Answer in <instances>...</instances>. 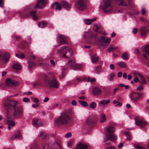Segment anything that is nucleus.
Returning <instances> with one entry per match:
<instances>
[{"label":"nucleus","instance_id":"nucleus-14","mask_svg":"<svg viewBox=\"0 0 149 149\" xmlns=\"http://www.w3.org/2000/svg\"><path fill=\"white\" fill-rule=\"evenodd\" d=\"M134 74L136 75L138 74V77L140 78V79L141 81V84H147V83L145 80L144 78L141 74H139L136 72H134Z\"/></svg>","mask_w":149,"mask_h":149},{"label":"nucleus","instance_id":"nucleus-60","mask_svg":"<svg viewBox=\"0 0 149 149\" xmlns=\"http://www.w3.org/2000/svg\"><path fill=\"white\" fill-rule=\"evenodd\" d=\"M38 103H36V104H33L32 105V107H33L34 108H35L36 107H38Z\"/></svg>","mask_w":149,"mask_h":149},{"label":"nucleus","instance_id":"nucleus-36","mask_svg":"<svg viewBox=\"0 0 149 149\" xmlns=\"http://www.w3.org/2000/svg\"><path fill=\"white\" fill-rule=\"evenodd\" d=\"M47 25V23L45 22H39L38 26L41 28H43L45 27Z\"/></svg>","mask_w":149,"mask_h":149},{"label":"nucleus","instance_id":"nucleus-45","mask_svg":"<svg viewBox=\"0 0 149 149\" xmlns=\"http://www.w3.org/2000/svg\"><path fill=\"white\" fill-rule=\"evenodd\" d=\"M72 134L70 132L67 133L65 135V137L66 138H69L71 137Z\"/></svg>","mask_w":149,"mask_h":149},{"label":"nucleus","instance_id":"nucleus-28","mask_svg":"<svg viewBox=\"0 0 149 149\" xmlns=\"http://www.w3.org/2000/svg\"><path fill=\"white\" fill-rule=\"evenodd\" d=\"M13 68L16 70H19L22 68L21 65L18 63H15L13 66Z\"/></svg>","mask_w":149,"mask_h":149},{"label":"nucleus","instance_id":"nucleus-50","mask_svg":"<svg viewBox=\"0 0 149 149\" xmlns=\"http://www.w3.org/2000/svg\"><path fill=\"white\" fill-rule=\"evenodd\" d=\"M34 102L36 103L39 102V99L37 98H35L32 100Z\"/></svg>","mask_w":149,"mask_h":149},{"label":"nucleus","instance_id":"nucleus-49","mask_svg":"<svg viewBox=\"0 0 149 149\" xmlns=\"http://www.w3.org/2000/svg\"><path fill=\"white\" fill-rule=\"evenodd\" d=\"M106 149H116V148L111 146L109 145L108 146L107 148Z\"/></svg>","mask_w":149,"mask_h":149},{"label":"nucleus","instance_id":"nucleus-38","mask_svg":"<svg viewBox=\"0 0 149 149\" xmlns=\"http://www.w3.org/2000/svg\"><path fill=\"white\" fill-rule=\"evenodd\" d=\"M15 56L18 58L22 59L25 57V55L23 53H22L20 54H16Z\"/></svg>","mask_w":149,"mask_h":149},{"label":"nucleus","instance_id":"nucleus-24","mask_svg":"<svg viewBox=\"0 0 149 149\" xmlns=\"http://www.w3.org/2000/svg\"><path fill=\"white\" fill-rule=\"evenodd\" d=\"M148 31V30L146 29V27H142L141 29V36H144Z\"/></svg>","mask_w":149,"mask_h":149},{"label":"nucleus","instance_id":"nucleus-63","mask_svg":"<svg viewBox=\"0 0 149 149\" xmlns=\"http://www.w3.org/2000/svg\"><path fill=\"white\" fill-rule=\"evenodd\" d=\"M50 62L53 65H54L55 64L54 61L53 59H52L50 60Z\"/></svg>","mask_w":149,"mask_h":149},{"label":"nucleus","instance_id":"nucleus-47","mask_svg":"<svg viewBox=\"0 0 149 149\" xmlns=\"http://www.w3.org/2000/svg\"><path fill=\"white\" fill-rule=\"evenodd\" d=\"M23 100L24 102L25 103L29 102L30 101V100L29 98L27 97H24L23 99Z\"/></svg>","mask_w":149,"mask_h":149},{"label":"nucleus","instance_id":"nucleus-7","mask_svg":"<svg viewBox=\"0 0 149 149\" xmlns=\"http://www.w3.org/2000/svg\"><path fill=\"white\" fill-rule=\"evenodd\" d=\"M46 3V0H38L34 8H42L45 6Z\"/></svg>","mask_w":149,"mask_h":149},{"label":"nucleus","instance_id":"nucleus-25","mask_svg":"<svg viewBox=\"0 0 149 149\" xmlns=\"http://www.w3.org/2000/svg\"><path fill=\"white\" fill-rule=\"evenodd\" d=\"M55 6V9L56 10H60L62 8V6L60 3L59 2H57L53 4Z\"/></svg>","mask_w":149,"mask_h":149},{"label":"nucleus","instance_id":"nucleus-10","mask_svg":"<svg viewBox=\"0 0 149 149\" xmlns=\"http://www.w3.org/2000/svg\"><path fill=\"white\" fill-rule=\"evenodd\" d=\"M102 93V91L100 88L94 87L93 88L92 90L93 94L95 96L100 95Z\"/></svg>","mask_w":149,"mask_h":149},{"label":"nucleus","instance_id":"nucleus-17","mask_svg":"<svg viewBox=\"0 0 149 149\" xmlns=\"http://www.w3.org/2000/svg\"><path fill=\"white\" fill-rule=\"evenodd\" d=\"M88 148L87 146L82 143H79L75 149H86Z\"/></svg>","mask_w":149,"mask_h":149},{"label":"nucleus","instance_id":"nucleus-59","mask_svg":"<svg viewBox=\"0 0 149 149\" xmlns=\"http://www.w3.org/2000/svg\"><path fill=\"white\" fill-rule=\"evenodd\" d=\"M123 144L122 143H120L118 145V147L119 148H120L123 147Z\"/></svg>","mask_w":149,"mask_h":149},{"label":"nucleus","instance_id":"nucleus-52","mask_svg":"<svg viewBox=\"0 0 149 149\" xmlns=\"http://www.w3.org/2000/svg\"><path fill=\"white\" fill-rule=\"evenodd\" d=\"M143 89V87L142 86H140L136 88V91H141Z\"/></svg>","mask_w":149,"mask_h":149},{"label":"nucleus","instance_id":"nucleus-23","mask_svg":"<svg viewBox=\"0 0 149 149\" xmlns=\"http://www.w3.org/2000/svg\"><path fill=\"white\" fill-rule=\"evenodd\" d=\"M59 36L61 40L60 43V44H66L67 42L65 40L66 37L65 36L59 35Z\"/></svg>","mask_w":149,"mask_h":149},{"label":"nucleus","instance_id":"nucleus-39","mask_svg":"<svg viewBox=\"0 0 149 149\" xmlns=\"http://www.w3.org/2000/svg\"><path fill=\"white\" fill-rule=\"evenodd\" d=\"M122 58L124 60H126L128 58V56L126 52L123 53L122 56Z\"/></svg>","mask_w":149,"mask_h":149},{"label":"nucleus","instance_id":"nucleus-57","mask_svg":"<svg viewBox=\"0 0 149 149\" xmlns=\"http://www.w3.org/2000/svg\"><path fill=\"white\" fill-rule=\"evenodd\" d=\"M123 78L125 79L127 78V74L126 73V72H124L123 73Z\"/></svg>","mask_w":149,"mask_h":149},{"label":"nucleus","instance_id":"nucleus-8","mask_svg":"<svg viewBox=\"0 0 149 149\" xmlns=\"http://www.w3.org/2000/svg\"><path fill=\"white\" fill-rule=\"evenodd\" d=\"M141 95V93L134 92L130 94V97L132 101H137L139 100Z\"/></svg>","mask_w":149,"mask_h":149},{"label":"nucleus","instance_id":"nucleus-58","mask_svg":"<svg viewBox=\"0 0 149 149\" xmlns=\"http://www.w3.org/2000/svg\"><path fill=\"white\" fill-rule=\"evenodd\" d=\"M90 121V118H88L87 119V120L86 121V122L88 125H89L91 123Z\"/></svg>","mask_w":149,"mask_h":149},{"label":"nucleus","instance_id":"nucleus-42","mask_svg":"<svg viewBox=\"0 0 149 149\" xmlns=\"http://www.w3.org/2000/svg\"><path fill=\"white\" fill-rule=\"evenodd\" d=\"M74 140V139H72L70 140L68 144V147H70L72 146L73 144Z\"/></svg>","mask_w":149,"mask_h":149},{"label":"nucleus","instance_id":"nucleus-19","mask_svg":"<svg viewBox=\"0 0 149 149\" xmlns=\"http://www.w3.org/2000/svg\"><path fill=\"white\" fill-rule=\"evenodd\" d=\"M93 36V33L91 31L86 32H85L84 35V37L85 38H91Z\"/></svg>","mask_w":149,"mask_h":149},{"label":"nucleus","instance_id":"nucleus-1","mask_svg":"<svg viewBox=\"0 0 149 149\" xmlns=\"http://www.w3.org/2000/svg\"><path fill=\"white\" fill-rule=\"evenodd\" d=\"M18 102L15 100H6L4 102L3 105L7 110L6 118L5 122L8 125V129L10 130L11 126L13 127L15 125V123L13 121V118H20L22 117L23 111L22 109L17 106Z\"/></svg>","mask_w":149,"mask_h":149},{"label":"nucleus","instance_id":"nucleus-15","mask_svg":"<svg viewBox=\"0 0 149 149\" xmlns=\"http://www.w3.org/2000/svg\"><path fill=\"white\" fill-rule=\"evenodd\" d=\"M66 48V47L65 46H63L60 48L59 51H58V53L59 54L63 56V57L64 58L66 57V54L67 51H65L64 53H63V52L65 49Z\"/></svg>","mask_w":149,"mask_h":149},{"label":"nucleus","instance_id":"nucleus-6","mask_svg":"<svg viewBox=\"0 0 149 149\" xmlns=\"http://www.w3.org/2000/svg\"><path fill=\"white\" fill-rule=\"evenodd\" d=\"M6 83L7 85L13 87L16 86L18 84L17 81L9 78L6 79Z\"/></svg>","mask_w":149,"mask_h":149},{"label":"nucleus","instance_id":"nucleus-3","mask_svg":"<svg viewBox=\"0 0 149 149\" xmlns=\"http://www.w3.org/2000/svg\"><path fill=\"white\" fill-rule=\"evenodd\" d=\"M70 120L68 115L65 112L61 113V115L54 121L56 125H64L69 122Z\"/></svg>","mask_w":149,"mask_h":149},{"label":"nucleus","instance_id":"nucleus-27","mask_svg":"<svg viewBox=\"0 0 149 149\" xmlns=\"http://www.w3.org/2000/svg\"><path fill=\"white\" fill-rule=\"evenodd\" d=\"M118 47L113 46L112 45H110V47L107 49V52H113L114 50L117 49Z\"/></svg>","mask_w":149,"mask_h":149},{"label":"nucleus","instance_id":"nucleus-4","mask_svg":"<svg viewBox=\"0 0 149 149\" xmlns=\"http://www.w3.org/2000/svg\"><path fill=\"white\" fill-rule=\"evenodd\" d=\"M100 8H102L103 11L105 13H109L112 10L113 6L111 0H104L102 5L100 6Z\"/></svg>","mask_w":149,"mask_h":149},{"label":"nucleus","instance_id":"nucleus-18","mask_svg":"<svg viewBox=\"0 0 149 149\" xmlns=\"http://www.w3.org/2000/svg\"><path fill=\"white\" fill-rule=\"evenodd\" d=\"M10 54L8 53L5 54L4 55L2 58V61L4 63H6L8 62L9 60Z\"/></svg>","mask_w":149,"mask_h":149},{"label":"nucleus","instance_id":"nucleus-64","mask_svg":"<svg viewBox=\"0 0 149 149\" xmlns=\"http://www.w3.org/2000/svg\"><path fill=\"white\" fill-rule=\"evenodd\" d=\"M36 145L34 144L31 147V148L32 149H36Z\"/></svg>","mask_w":149,"mask_h":149},{"label":"nucleus","instance_id":"nucleus-26","mask_svg":"<svg viewBox=\"0 0 149 149\" xmlns=\"http://www.w3.org/2000/svg\"><path fill=\"white\" fill-rule=\"evenodd\" d=\"M42 84V81L40 79H39L36 81L32 84V85L34 86H39L41 85Z\"/></svg>","mask_w":149,"mask_h":149},{"label":"nucleus","instance_id":"nucleus-35","mask_svg":"<svg viewBox=\"0 0 149 149\" xmlns=\"http://www.w3.org/2000/svg\"><path fill=\"white\" fill-rule=\"evenodd\" d=\"M61 4L65 8H69L70 6L68 3L66 1H63L61 2Z\"/></svg>","mask_w":149,"mask_h":149},{"label":"nucleus","instance_id":"nucleus-22","mask_svg":"<svg viewBox=\"0 0 149 149\" xmlns=\"http://www.w3.org/2000/svg\"><path fill=\"white\" fill-rule=\"evenodd\" d=\"M99 59V57L96 54L93 55L91 58L92 62L94 63L97 62L98 61Z\"/></svg>","mask_w":149,"mask_h":149},{"label":"nucleus","instance_id":"nucleus-32","mask_svg":"<svg viewBox=\"0 0 149 149\" xmlns=\"http://www.w3.org/2000/svg\"><path fill=\"white\" fill-rule=\"evenodd\" d=\"M115 129L112 126H109L107 128V131L109 133H113L115 132Z\"/></svg>","mask_w":149,"mask_h":149},{"label":"nucleus","instance_id":"nucleus-29","mask_svg":"<svg viewBox=\"0 0 149 149\" xmlns=\"http://www.w3.org/2000/svg\"><path fill=\"white\" fill-rule=\"evenodd\" d=\"M13 138H16L19 139H21L22 137L21 133L20 131L17 132L15 135L13 136Z\"/></svg>","mask_w":149,"mask_h":149},{"label":"nucleus","instance_id":"nucleus-56","mask_svg":"<svg viewBox=\"0 0 149 149\" xmlns=\"http://www.w3.org/2000/svg\"><path fill=\"white\" fill-rule=\"evenodd\" d=\"M94 31H97V30L99 29V28L97 27L96 24L95 25L94 27Z\"/></svg>","mask_w":149,"mask_h":149},{"label":"nucleus","instance_id":"nucleus-43","mask_svg":"<svg viewBox=\"0 0 149 149\" xmlns=\"http://www.w3.org/2000/svg\"><path fill=\"white\" fill-rule=\"evenodd\" d=\"M115 74L113 72L111 73L110 74V78L109 80L110 81H112L113 80V78L115 77Z\"/></svg>","mask_w":149,"mask_h":149},{"label":"nucleus","instance_id":"nucleus-37","mask_svg":"<svg viewBox=\"0 0 149 149\" xmlns=\"http://www.w3.org/2000/svg\"><path fill=\"white\" fill-rule=\"evenodd\" d=\"M89 107L91 109H94L96 107V104L95 102H93L89 105Z\"/></svg>","mask_w":149,"mask_h":149},{"label":"nucleus","instance_id":"nucleus-20","mask_svg":"<svg viewBox=\"0 0 149 149\" xmlns=\"http://www.w3.org/2000/svg\"><path fill=\"white\" fill-rule=\"evenodd\" d=\"M96 19V17L93 18L91 19H84V21L86 24L87 25H90L91 24V23L92 22H93L95 21Z\"/></svg>","mask_w":149,"mask_h":149},{"label":"nucleus","instance_id":"nucleus-12","mask_svg":"<svg viewBox=\"0 0 149 149\" xmlns=\"http://www.w3.org/2000/svg\"><path fill=\"white\" fill-rule=\"evenodd\" d=\"M32 124L35 127H38L42 125V123L37 118H35L32 121Z\"/></svg>","mask_w":149,"mask_h":149},{"label":"nucleus","instance_id":"nucleus-54","mask_svg":"<svg viewBox=\"0 0 149 149\" xmlns=\"http://www.w3.org/2000/svg\"><path fill=\"white\" fill-rule=\"evenodd\" d=\"M4 3L3 0H0V7H3Z\"/></svg>","mask_w":149,"mask_h":149},{"label":"nucleus","instance_id":"nucleus-40","mask_svg":"<svg viewBox=\"0 0 149 149\" xmlns=\"http://www.w3.org/2000/svg\"><path fill=\"white\" fill-rule=\"evenodd\" d=\"M79 102L80 104L82 105L84 107H86L88 105L87 103L86 102L81 100H79Z\"/></svg>","mask_w":149,"mask_h":149},{"label":"nucleus","instance_id":"nucleus-16","mask_svg":"<svg viewBox=\"0 0 149 149\" xmlns=\"http://www.w3.org/2000/svg\"><path fill=\"white\" fill-rule=\"evenodd\" d=\"M117 4L120 6H127V3L124 0H115Z\"/></svg>","mask_w":149,"mask_h":149},{"label":"nucleus","instance_id":"nucleus-21","mask_svg":"<svg viewBox=\"0 0 149 149\" xmlns=\"http://www.w3.org/2000/svg\"><path fill=\"white\" fill-rule=\"evenodd\" d=\"M108 138L111 141H114L117 139V136L115 134H110L108 136Z\"/></svg>","mask_w":149,"mask_h":149},{"label":"nucleus","instance_id":"nucleus-55","mask_svg":"<svg viewBox=\"0 0 149 149\" xmlns=\"http://www.w3.org/2000/svg\"><path fill=\"white\" fill-rule=\"evenodd\" d=\"M126 136L128 140H129L131 139V136L128 133L126 134Z\"/></svg>","mask_w":149,"mask_h":149},{"label":"nucleus","instance_id":"nucleus-48","mask_svg":"<svg viewBox=\"0 0 149 149\" xmlns=\"http://www.w3.org/2000/svg\"><path fill=\"white\" fill-rule=\"evenodd\" d=\"M135 148L137 149H146L142 146L136 145L135 146Z\"/></svg>","mask_w":149,"mask_h":149},{"label":"nucleus","instance_id":"nucleus-31","mask_svg":"<svg viewBox=\"0 0 149 149\" xmlns=\"http://www.w3.org/2000/svg\"><path fill=\"white\" fill-rule=\"evenodd\" d=\"M117 65L121 68H125L127 67V65L124 62L120 61L117 63Z\"/></svg>","mask_w":149,"mask_h":149},{"label":"nucleus","instance_id":"nucleus-53","mask_svg":"<svg viewBox=\"0 0 149 149\" xmlns=\"http://www.w3.org/2000/svg\"><path fill=\"white\" fill-rule=\"evenodd\" d=\"M136 76V77L134 78V80L135 82H137L138 81V79L137 78V77H138V74H134Z\"/></svg>","mask_w":149,"mask_h":149},{"label":"nucleus","instance_id":"nucleus-9","mask_svg":"<svg viewBox=\"0 0 149 149\" xmlns=\"http://www.w3.org/2000/svg\"><path fill=\"white\" fill-rule=\"evenodd\" d=\"M135 119L136 125L139 126L140 127H144L146 124L145 121L140 120L138 118H135Z\"/></svg>","mask_w":149,"mask_h":149},{"label":"nucleus","instance_id":"nucleus-30","mask_svg":"<svg viewBox=\"0 0 149 149\" xmlns=\"http://www.w3.org/2000/svg\"><path fill=\"white\" fill-rule=\"evenodd\" d=\"M36 13V11H33L31 12L30 13V15L32 16L34 20H36L38 19V17L35 15Z\"/></svg>","mask_w":149,"mask_h":149},{"label":"nucleus","instance_id":"nucleus-11","mask_svg":"<svg viewBox=\"0 0 149 149\" xmlns=\"http://www.w3.org/2000/svg\"><path fill=\"white\" fill-rule=\"evenodd\" d=\"M100 41L102 42V44L104 46H107L109 43L111 38H106L102 37L100 39Z\"/></svg>","mask_w":149,"mask_h":149},{"label":"nucleus","instance_id":"nucleus-46","mask_svg":"<svg viewBox=\"0 0 149 149\" xmlns=\"http://www.w3.org/2000/svg\"><path fill=\"white\" fill-rule=\"evenodd\" d=\"M84 80V79H83L82 78H77L76 79V81H77L79 82H81ZM76 83H77L76 81H75V84Z\"/></svg>","mask_w":149,"mask_h":149},{"label":"nucleus","instance_id":"nucleus-41","mask_svg":"<svg viewBox=\"0 0 149 149\" xmlns=\"http://www.w3.org/2000/svg\"><path fill=\"white\" fill-rule=\"evenodd\" d=\"M82 68V65L81 64H75V70H81Z\"/></svg>","mask_w":149,"mask_h":149},{"label":"nucleus","instance_id":"nucleus-2","mask_svg":"<svg viewBox=\"0 0 149 149\" xmlns=\"http://www.w3.org/2000/svg\"><path fill=\"white\" fill-rule=\"evenodd\" d=\"M45 81L50 87L57 88L58 87L59 83L52 73L49 72L45 75Z\"/></svg>","mask_w":149,"mask_h":149},{"label":"nucleus","instance_id":"nucleus-5","mask_svg":"<svg viewBox=\"0 0 149 149\" xmlns=\"http://www.w3.org/2000/svg\"><path fill=\"white\" fill-rule=\"evenodd\" d=\"M76 8L80 11L86 10L88 6L86 0H77L76 2Z\"/></svg>","mask_w":149,"mask_h":149},{"label":"nucleus","instance_id":"nucleus-33","mask_svg":"<svg viewBox=\"0 0 149 149\" xmlns=\"http://www.w3.org/2000/svg\"><path fill=\"white\" fill-rule=\"evenodd\" d=\"M144 52L149 56V44L146 45L144 49L143 52Z\"/></svg>","mask_w":149,"mask_h":149},{"label":"nucleus","instance_id":"nucleus-13","mask_svg":"<svg viewBox=\"0 0 149 149\" xmlns=\"http://www.w3.org/2000/svg\"><path fill=\"white\" fill-rule=\"evenodd\" d=\"M42 63H37L36 65L37 66H41L42 65ZM36 64L35 63L33 62H32L30 61H29V65L28 66V68L30 69L33 68L34 67V66Z\"/></svg>","mask_w":149,"mask_h":149},{"label":"nucleus","instance_id":"nucleus-61","mask_svg":"<svg viewBox=\"0 0 149 149\" xmlns=\"http://www.w3.org/2000/svg\"><path fill=\"white\" fill-rule=\"evenodd\" d=\"M142 14L143 15H145L146 14V11L144 9H142L141 10Z\"/></svg>","mask_w":149,"mask_h":149},{"label":"nucleus","instance_id":"nucleus-34","mask_svg":"<svg viewBox=\"0 0 149 149\" xmlns=\"http://www.w3.org/2000/svg\"><path fill=\"white\" fill-rule=\"evenodd\" d=\"M106 120V117L105 115L103 114H102L100 116V122L101 123H103L105 122Z\"/></svg>","mask_w":149,"mask_h":149},{"label":"nucleus","instance_id":"nucleus-44","mask_svg":"<svg viewBox=\"0 0 149 149\" xmlns=\"http://www.w3.org/2000/svg\"><path fill=\"white\" fill-rule=\"evenodd\" d=\"M95 70L97 73H99L101 72L102 70L100 67H97L95 68Z\"/></svg>","mask_w":149,"mask_h":149},{"label":"nucleus","instance_id":"nucleus-62","mask_svg":"<svg viewBox=\"0 0 149 149\" xmlns=\"http://www.w3.org/2000/svg\"><path fill=\"white\" fill-rule=\"evenodd\" d=\"M122 73L121 72H119L118 73V77H120L122 76Z\"/></svg>","mask_w":149,"mask_h":149},{"label":"nucleus","instance_id":"nucleus-51","mask_svg":"<svg viewBox=\"0 0 149 149\" xmlns=\"http://www.w3.org/2000/svg\"><path fill=\"white\" fill-rule=\"evenodd\" d=\"M65 75V74L64 73V72H61V75L59 76V78L60 79H62L64 77Z\"/></svg>","mask_w":149,"mask_h":149}]
</instances>
